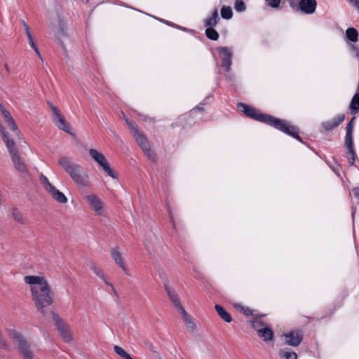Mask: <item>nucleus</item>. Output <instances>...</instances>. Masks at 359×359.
<instances>
[{
  "instance_id": "1",
  "label": "nucleus",
  "mask_w": 359,
  "mask_h": 359,
  "mask_svg": "<svg viewBox=\"0 0 359 359\" xmlns=\"http://www.w3.org/2000/svg\"><path fill=\"white\" fill-rule=\"evenodd\" d=\"M23 280L29 286L31 299L36 309L46 316V307L53 302L51 287L48 279L43 275H28L23 278Z\"/></svg>"
},
{
  "instance_id": "2",
  "label": "nucleus",
  "mask_w": 359,
  "mask_h": 359,
  "mask_svg": "<svg viewBox=\"0 0 359 359\" xmlns=\"http://www.w3.org/2000/svg\"><path fill=\"white\" fill-rule=\"evenodd\" d=\"M59 165L69 175L74 182L80 187L90 186V175L69 156H63L58 159Z\"/></svg>"
},
{
  "instance_id": "3",
  "label": "nucleus",
  "mask_w": 359,
  "mask_h": 359,
  "mask_svg": "<svg viewBox=\"0 0 359 359\" xmlns=\"http://www.w3.org/2000/svg\"><path fill=\"white\" fill-rule=\"evenodd\" d=\"M6 331L11 339L15 349L23 359H34V352L32 342L14 325H11Z\"/></svg>"
},
{
  "instance_id": "4",
  "label": "nucleus",
  "mask_w": 359,
  "mask_h": 359,
  "mask_svg": "<svg viewBox=\"0 0 359 359\" xmlns=\"http://www.w3.org/2000/svg\"><path fill=\"white\" fill-rule=\"evenodd\" d=\"M249 117L257 120L258 121L266 123L269 125L273 126L280 130L284 131L285 133L290 135L292 136L296 137L299 138L297 135V131L296 128L290 126L287 123L281 121L276 118L268 115L267 114H246Z\"/></svg>"
},
{
  "instance_id": "5",
  "label": "nucleus",
  "mask_w": 359,
  "mask_h": 359,
  "mask_svg": "<svg viewBox=\"0 0 359 359\" xmlns=\"http://www.w3.org/2000/svg\"><path fill=\"white\" fill-rule=\"evenodd\" d=\"M90 158L108 176L114 180L118 178L116 171L111 166L107 156L100 150L96 148L88 149Z\"/></svg>"
},
{
  "instance_id": "6",
  "label": "nucleus",
  "mask_w": 359,
  "mask_h": 359,
  "mask_svg": "<svg viewBox=\"0 0 359 359\" xmlns=\"http://www.w3.org/2000/svg\"><path fill=\"white\" fill-rule=\"evenodd\" d=\"M167 293L172 304L180 311L182 320L188 330L191 332H194L197 327L196 324L191 316L189 314L184 308L178 295L170 290H167Z\"/></svg>"
},
{
  "instance_id": "7",
  "label": "nucleus",
  "mask_w": 359,
  "mask_h": 359,
  "mask_svg": "<svg viewBox=\"0 0 359 359\" xmlns=\"http://www.w3.org/2000/svg\"><path fill=\"white\" fill-rule=\"evenodd\" d=\"M7 129L17 131L18 127L11 114H0V134L6 145H8V142H15L13 138L8 136L6 132Z\"/></svg>"
},
{
  "instance_id": "8",
  "label": "nucleus",
  "mask_w": 359,
  "mask_h": 359,
  "mask_svg": "<svg viewBox=\"0 0 359 359\" xmlns=\"http://www.w3.org/2000/svg\"><path fill=\"white\" fill-rule=\"evenodd\" d=\"M15 170L22 175H27L29 169L15 147V142H8L6 145Z\"/></svg>"
},
{
  "instance_id": "9",
  "label": "nucleus",
  "mask_w": 359,
  "mask_h": 359,
  "mask_svg": "<svg viewBox=\"0 0 359 359\" xmlns=\"http://www.w3.org/2000/svg\"><path fill=\"white\" fill-rule=\"evenodd\" d=\"M40 182L42 184L44 190L52 197L53 200L59 203H66L67 198L65 195L57 189L44 175H41L39 177Z\"/></svg>"
},
{
  "instance_id": "10",
  "label": "nucleus",
  "mask_w": 359,
  "mask_h": 359,
  "mask_svg": "<svg viewBox=\"0 0 359 359\" xmlns=\"http://www.w3.org/2000/svg\"><path fill=\"white\" fill-rule=\"evenodd\" d=\"M40 182L42 184L44 190L52 197L53 200L59 203H66L67 198L65 195L57 189L44 175H41L39 177Z\"/></svg>"
},
{
  "instance_id": "11",
  "label": "nucleus",
  "mask_w": 359,
  "mask_h": 359,
  "mask_svg": "<svg viewBox=\"0 0 359 359\" xmlns=\"http://www.w3.org/2000/svg\"><path fill=\"white\" fill-rule=\"evenodd\" d=\"M40 182L42 184L44 190L52 197L53 200L59 203H66L67 198L65 195L57 189L44 175H41L39 177Z\"/></svg>"
},
{
  "instance_id": "12",
  "label": "nucleus",
  "mask_w": 359,
  "mask_h": 359,
  "mask_svg": "<svg viewBox=\"0 0 359 359\" xmlns=\"http://www.w3.org/2000/svg\"><path fill=\"white\" fill-rule=\"evenodd\" d=\"M40 182L42 184L44 190L52 197L53 200L59 203H66L67 198L65 195L57 189L44 175H41L39 177Z\"/></svg>"
},
{
  "instance_id": "13",
  "label": "nucleus",
  "mask_w": 359,
  "mask_h": 359,
  "mask_svg": "<svg viewBox=\"0 0 359 359\" xmlns=\"http://www.w3.org/2000/svg\"><path fill=\"white\" fill-rule=\"evenodd\" d=\"M52 313L55 326L62 339L65 342L72 341L74 337L68 324L65 323L57 314L54 312H52Z\"/></svg>"
},
{
  "instance_id": "14",
  "label": "nucleus",
  "mask_w": 359,
  "mask_h": 359,
  "mask_svg": "<svg viewBox=\"0 0 359 359\" xmlns=\"http://www.w3.org/2000/svg\"><path fill=\"white\" fill-rule=\"evenodd\" d=\"M84 199L90 210L96 215H102L104 213V203L97 194L93 193L86 194Z\"/></svg>"
},
{
  "instance_id": "15",
  "label": "nucleus",
  "mask_w": 359,
  "mask_h": 359,
  "mask_svg": "<svg viewBox=\"0 0 359 359\" xmlns=\"http://www.w3.org/2000/svg\"><path fill=\"white\" fill-rule=\"evenodd\" d=\"M135 137L137 142L149 161L155 162L156 161V155L145 135L139 132L135 135Z\"/></svg>"
},
{
  "instance_id": "16",
  "label": "nucleus",
  "mask_w": 359,
  "mask_h": 359,
  "mask_svg": "<svg viewBox=\"0 0 359 359\" xmlns=\"http://www.w3.org/2000/svg\"><path fill=\"white\" fill-rule=\"evenodd\" d=\"M135 137L137 142L149 161L155 162L156 161V155L145 135L139 132L135 135Z\"/></svg>"
},
{
  "instance_id": "17",
  "label": "nucleus",
  "mask_w": 359,
  "mask_h": 359,
  "mask_svg": "<svg viewBox=\"0 0 359 359\" xmlns=\"http://www.w3.org/2000/svg\"><path fill=\"white\" fill-rule=\"evenodd\" d=\"M218 53L222 59V67L226 72L231 70L232 65V52L231 48L226 46H222L218 48Z\"/></svg>"
},
{
  "instance_id": "18",
  "label": "nucleus",
  "mask_w": 359,
  "mask_h": 359,
  "mask_svg": "<svg viewBox=\"0 0 359 359\" xmlns=\"http://www.w3.org/2000/svg\"><path fill=\"white\" fill-rule=\"evenodd\" d=\"M110 255L116 264L123 271H126L127 266L121 248L117 245L112 246L110 248Z\"/></svg>"
},
{
  "instance_id": "19",
  "label": "nucleus",
  "mask_w": 359,
  "mask_h": 359,
  "mask_svg": "<svg viewBox=\"0 0 359 359\" xmlns=\"http://www.w3.org/2000/svg\"><path fill=\"white\" fill-rule=\"evenodd\" d=\"M316 0H299L296 6V10L304 14L310 15L316 11Z\"/></svg>"
},
{
  "instance_id": "20",
  "label": "nucleus",
  "mask_w": 359,
  "mask_h": 359,
  "mask_svg": "<svg viewBox=\"0 0 359 359\" xmlns=\"http://www.w3.org/2000/svg\"><path fill=\"white\" fill-rule=\"evenodd\" d=\"M53 121L55 126L61 130L73 135L71 126L62 114H54Z\"/></svg>"
},
{
  "instance_id": "21",
  "label": "nucleus",
  "mask_w": 359,
  "mask_h": 359,
  "mask_svg": "<svg viewBox=\"0 0 359 359\" xmlns=\"http://www.w3.org/2000/svg\"><path fill=\"white\" fill-rule=\"evenodd\" d=\"M281 337L283 339L285 344L292 346H298L302 340V334L295 331L284 334Z\"/></svg>"
},
{
  "instance_id": "22",
  "label": "nucleus",
  "mask_w": 359,
  "mask_h": 359,
  "mask_svg": "<svg viewBox=\"0 0 359 359\" xmlns=\"http://www.w3.org/2000/svg\"><path fill=\"white\" fill-rule=\"evenodd\" d=\"M254 328L257 330L259 336L265 341H272L273 337V331L267 326L254 324Z\"/></svg>"
},
{
  "instance_id": "23",
  "label": "nucleus",
  "mask_w": 359,
  "mask_h": 359,
  "mask_svg": "<svg viewBox=\"0 0 359 359\" xmlns=\"http://www.w3.org/2000/svg\"><path fill=\"white\" fill-rule=\"evenodd\" d=\"M353 118L350 121V123L347 126L346 136V145L350 154L352 155L351 159L350 161V163L351 164H353L355 161L354 152H353V141H352V131H353Z\"/></svg>"
},
{
  "instance_id": "24",
  "label": "nucleus",
  "mask_w": 359,
  "mask_h": 359,
  "mask_svg": "<svg viewBox=\"0 0 359 359\" xmlns=\"http://www.w3.org/2000/svg\"><path fill=\"white\" fill-rule=\"evenodd\" d=\"M219 20L217 9H215L212 16L204 20V25L208 27H214L217 25Z\"/></svg>"
},
{
  "instance_id": "25",
  "label": "nucleus",
  "mask_w": 359,
  "mask_h": 359,
  "mask_svg": "<svg viewBox=\"0 0 359 359\" xmlns=\"http://www.w3.org/2000/svg\"><path fill=\"white\" fill-rule=\"evenodd\" d=\"M215 309L217 311V312L218 315L219 316V317L221 318H222L225 322H226V323H231V322L232 318H231V316L229 315V313H228L225 311V309L222 306H219L218 304H216L215 306Z\"/></svg>"
},
{
  "instance_id": "26",
  "label": "nucleus",
  "mask_w": 359,
  "mask_h": 359,
  "mask_svg": "<svg viewBox=\"0 0 359 359\" xmlns=\"http://www.w3.org/2000/svg\"><path fill=\"white\" fill-rule=\"evenodd\" d=\"M346 36L348 41L356 42L358 39V32L356 29L349 27L346 31Z\"/></svg>"
},
{
  "instance_id": "27",
  "label": "nucleus",
  "mask_w": 359,
  "mask_h": 359,
  "mask_svg": "<svg viewBox=\"0 0 359 359\" xmlns=\"http://www.w3.org/2000/svg\"><path fill=\"white\" fill-rule=\"evenodd\" d=\"M0 349L3 351H10L12 349L11 345L8 339L4 336L0 329Z\"/></svg>"
},
{
  "instance_id": "28",
  "label": "nucleus",
  "mask_w": 359,
  "mask_h": 359,
  "mask_svg": "<svg viewBox=\"0 0 359 359\" xmlns=\"http://www.w3.org/2000/svg\"><path fill=\"white\" fill-rule=\"evenodd\" d=\"M279 355L284 359H297V354L287 349H281L279 351Z\"/></svg>"
},
{
  "instance_id": "29",
  "label": "nucleus",
  "mask_w": 359,
  "mask_h": 359,
  "mask_svg": "<svg viewBox=\"0 0 359 359\" xmlns=\"http://www.w3.org/2000/svg\"><path fill=\"white\" fill-rule=\"evenodd\" d=\"M237 109L238 112H257L254 107L242 102L237 104Z\"/></svg>"
},
{
  "instance_id": "30",
  "label": "nucleus",
  "mask_w": 359,
  "mask_h": 359,
  "mask_svg": "<svg viewBox=\"0 0 359 359\" xmlns=\"http://www.w3.org/2000/svg\"><path fill=\"white\" fill-rule=\"evenodd\" d=\"M349 108L351 111H359V91L353 95Z\"/></svg>"
},
{
  "instance_id": "31",
  "label": "nucleus",
  "mask_w": 359,
  "mask_h": 359,
  "mask_svg": "<svg viewBox=\"0 0 359 359\" xmlns=\"http://www.w3.org/2000/svg\"><path fill=\"white\" fill-rule=\"evenodd\" d=\"M205 35L212 41H217L219 39V34L213 27H208L205 29Z\"/></svg>"
},
{
  "instance_id": "32",
  "label": "nucleus",
  "mask_w": 359,
  "mask_h": 359,
  "mask_svg": "<svg viewBox=\"0 0 359 359\" xmlns=\"http://www.w3.org/2000/svg\"><path fill=\"white\" fill-rule=\"evenodd\" d=\"M221 16L223 19L230 20L233 16L231 8L230 6H223L221 8Z\"/></svg>"
},
{
  "instance_id": "33",
  "label": "nucleus",
  "mask_w": 359,
  "mask_h": 359,
  "mask_svg": "<svg viewBox=\"0 0 359 359\" xmlns=\"http://www.w3.org/2000/svg\"><path fill=\"white\" fill-rule=\"evenodd\" d=\"M114 350L115 353L124 359H133L132 357L122 347L119 346H114Z\"/></svg>"
},
{
  "instance_id": "34",
  "label": "nucleus",
  "mask_w": 359,
  "mask_h": 359,
  "mask_svg": "<svg viewBox=\"0 0 359 359\" xmlns=\"http://www.w3.org/2000/svg\"><path fill=\"white\" fill-rule=\"evenodd\" d=\"M11 215L16 222L20 224L25 223V219L23 218L22 213L20 212L17 209L12 210Z\"/></svg>"
},
{
  "instance_id": "35",
  "label": "nucleus",
  "mask_w": 359,
  "mask_h": 359,
  "mask_svg": "<svg viewBox=\"0 0 359 359\" xmlns=\"http://www.w3.org/2000/svg\"><path fill=\"white\" fill-rule=\"evenodd\" d=\"M234 8L237 12H243L246 9V6L243 0H236Z\"/></svg>"
},
{
  "instance_id": "36",
  "label": "nucleus",
  "mask_w": 359,
  "mask_h": 359,
  "mask_svg": "<svg viewBox=\"0 0 359 359\" xmlns=\"http://www.w3.org/2000/svg\"><path fill=\"white\" fill-rule=\"evenodd\" d=\"M123 118L126 121V123L128 124V127L131 129V130L133 133L134 135L140 132L137 130L135 124L134 123V122L132 120L129 119L126 116L123 117Z\"/></svg>"
},
{
  "instance_id": "37",
  "label": "nucleus",
  "mask_w": 359,
  "mask_h": 359,
  "mask_svg": "<svg viewBox=\"0 0 359 359\" xmlns=\"http://www.w3.org/2000/svg\"><path fill=\"white\" fill-rule=\"evenodd\" d=\"M344 118H339L338 119L337 121H334V122H332L331 124H330V123H323V127L325 128V130H330L336 126H337L340 122H341L343 121Z\"/></svg>"
},
{
  "instance_id": "38",
  "label": "nucleus",
  "mask_w": 359,
  "mask_h": 359,
  "mask_svg": "<svg viewBox=\"0 0 359 359\" xmlns=\"http://www.w3.org/2000/svg\"><path fill=\"white\" fill-rule=\"evenodd\" d=\"M268 6L273 8H277L279 7L280 0H265Z\"/></svg>"
},
{
  "instance_id": "39",
  "label": "nucleus",
  "mask_w": 359,
  "mask_h": 359,
  "mask_svg": "<svg viewBox=\"0 0 359 359\" xmlns=\"http://www.w3.org/2000/svg\"><path fill=\"white\" fill-rule=\"evenodd\" d=\"M26 35H27L28 43L31 46V47L33 48V47L36 46V45L34 41L33 36L31 34V32L26 33Z\"/></svg>"
},
{
  "instance_id": "40",
  "label": "nucleus",
  "mask_w": 359,
  "mask_h": 359,
  "mask_svg": "<svg viewBox=\"0 0 359 359\" xmlns=\"http://www.w3.org/2000/svg\"><path fill=\"white\" fill-rule=\"evenodd\" d=\"M350 48L351 50L355 53L356 57L359 59V46L351 44Z\"/></svg>"
},
{
  "instance_id": "41",
  "label": "nucleus",
  "mask_w": 359,
  "mask_h": 359,
  "mask_svg": "<svg viewBox=\"0 0 359 359\" xmlns=\"http://www.w3.org/2000/svg\"><path fill=\"white\" fill-rule=\"evenodd\" d=\"M204 104L200 103L196 107H194L190 112H196V111H204L205 109L204 108Z\"/></svg>"
},
{
  "instance_id": "42",
  "label": "nucleus",
  "mask_w": 359,
  "mask_h": 359,
  "mask_svg": "<svg viewBox=\"0 0 359 359\" xmlns=\"http://www.w3.org/2000/svg\"><path fill=\"white\" fill-rule=\"evenodd\" d=\"M235 307L236 308H238L241 311H243L245 314L246 315H249L250 313V311L249 310V309H245L243 306H242L241 305H237L236 304L235 305Z\"/></svg>"
},
{
  "instance_id": "43",
  "label": "nucleus",
  "mask_w": 359,
  "mask_h": 359,
  "mask_svg": "<svg viewBox=\"0 0 359 359\" xmlns=\"http://www.w3.org/2000/svg\"><path fill=\"white\" fill-rule=\"evenodd\" d=\"M21 22H22V25L25 30V33L29 32H30L29 27L28 25L25 22V20H22Z\"/></svg>"
},
{
  "instance_id": "44",
  "label": "nucleus",
  "mask_w": 359,
  "mask_h": 359,
  "mask_svg": "<svg viewBox=\"0 0 359 359\" xmlns=\"http://www.w3.org/2000/svg\"><path fill=\"white\" fill-rule=\"evenodd\" d=\"M32 48H33V50H34V52L36 53V54L38 55V57H39L40 59H41V60H42V56H41V53H40V51H39V50L38 47H37V46H35V47H33Z\"/></svg>"
},
{
  "instance_id": "45",
  "label": "nucleus",
  "mask_w": 359,
  "mask_h": 359,
  "mask_svg": "<svg viewBox=\"0 0 359 359\" xmlns=\"http://www.w3.org/2000/svg\"><path fill=\"white\" fill-rule=\"evenodd\" d=\"M48 104H49V106H50V109H51L53 112H54V113L58 112L57 109L56 107H55L51 103H48Z\"/></svg>"
},
{
  "instance_id": "46",
  "label": "nucleus",
  "mask_w": 359,
  "mask_h": 359,
  "mask_svg": "<svg viewBox=\"0 0 359 359\" xmlns=\"http://www.w3.org/2000/svg\"><path fill=\"white\" fill-rule=\"evenodd\" d=\"M0 111L2 113L8 112L1 103H0Z\"/></svg>"
},
{
  "instance_id": "47",
  "label": "nucleus",
  "mask_w": 359,
  "mask_h": 359,
  "mask_svg": "<svg viewBox=\"0 0 359 359\" xmlns=\"http://www.w3.org/2000/svg\"><path fill=\"white\" fill-rule=\"evenodd\" d=\"M163 22H164L165 24L170 25V26H172L174 27L175 26V24L171 22H169V21H166V20H162Z\"/></svg>"
},
{
  "instance_id": "48",
  "label": "nucleus",
  "mask_w": 359,
  "mask_h": 359,
  "mask_svg": "<svg viewBox=\"0 0 359 359\" xmlns=\"http://www.w3.org/2000/svg\"><path fill=\"white\" fill-rule=\"evenodd\" d=\"M5 69L8 73H10V69L8 67V65L7 64H5L4 65Z\"/></svg>"
},
{
  "instance_id": "49",
  "label": "nucleus",
  "mask_w": 359,
  "mask_h": 359,
  "mask_svg": "<svg viewBox=\"0 0 359 359\" xmlns=\"http://www.w3.org/2000/svg\"><path fill=\"white\" fill-rule=\"evenodd\" d=\"M97 275H98L100 277H101L102 278H104V275H103V273H102L101 271H98V272H97Z\"/></svg>"
},
{
  "instance_id": "50",
  "label": "nucleus",
  "mask_w": 359,
  "mask_h": 359,
  "mask_svg": "<svg viewBox=\"0 0 359 359\" xmlns=\"http://www.w3.org/2000/svg\"><path fill=\"white\" fill-rule=\"evenodd\" d=\"M105 283H106L108 285H109L110 287H111L113 288V286L111 285V284H110V283H107V281H105Z\"/></svg>"
},
{
  "instance_id": "51",
  "label": "nucleus",
  "mask_w": 359,
  "mask_h": 359,
  "mask_svg": "<svg viewBox=\"0 0 359 359\" xmlns=\"http://www.w3.org/2000/svg\"><path fill=\"white\" fill-rule=\"evenodd\" d=\"M89 0H82L83 2L87 4Z\"/></svg>"
},
{
  "instance_id": "52",
  "label": "nucleus",
  "mask_w": 359,
  "mask_h": 359,
  "mask_svg": "<svg viewBox=\"0 0 359 359\" xmlns=\"http://www.w3.org/2000/svg\"><path fill=\"white\" fill-rule=\"evenodd\" d=\"M357 91H359V84L358 85Z\"/></svg>"
},
{
  "instance_id": "53",
  "label": "nucleus",
  "mask_w": 359,
  "mask_h": 359,
  "mask_svg": "<svg viewBox=\"0 0 359 359\" xmlns=\"http://www.w3.org/2000/svg\"><path fill=\"white\" fill-rule=\"evenodd\" d=\"M177 28L182 29L180 26H177Z\"/></svg>"
}]
</instances>
